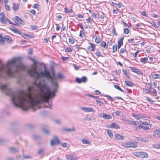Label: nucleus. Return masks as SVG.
<instances>
[{"label": "nucleus", "instance_id": "nucleus-1", "mask_svg": "<svg viewBox=\"0 0 160 160\" xmlns=\"http://www.w3.org/2000/svg\"><path fill=\"white\" fill-rule=\"evenodd\" d=\"M24 68L25 67L22 63V58L20 57L9 60L6 64H1L0 67V89L2 92L10 97L12 102L15 106L20 107L24 110H27L30 107H36L40 108L39 98L32 99L35 95L38 96L37 90H33V92L30 94V98L27 96H24L23 98L20 94H18V91L22 90L26 94L28 95L30 93L28 88L30 86L27 88V92L22 89H18L14 92L7 84L2 83V79L16 78L18 75L19 77L17 79V83L20 85L25 84L26 82L25 77L20 74V71ZM34 83V82L30 87H32Z\"/></svg>", "mask_w": 160, "mask_h": 160}, {"label": "nucleus", "instance_id": "nucleus-2", "mask_svg": "<svg viewBox=\"0 0 160 160\" xmlns=\"http://www.w3.org/2000/svg\"><path fill=\"white\" fill-rule=\"evenodd\" d=\"M37 62L34 61V64L31 66L29 68L27 69L28 73L31 77L36 79H38L40 77H46L47 79L51 80V85L52 87V90H50L47 83L43 81H39L38 83L34 82L32 87H29L28 90L29 92L28 95L26 94L24 91L20 90L18 92L23 98L24 96H28L30 98V94L34 90H37L38 96L35 95L33 99L39 98L40 104H43L44 108H48L51 109L52 107V103L50 102L49 99L53 98L55 96V93L57 92L58 86L57 85L56 78H53L50 75L49 72L46 68L45 65L44 64V71L38 72L37 71V67L36 66Z\"/></svg>", "mask_w": 160, "mask_h": 160}, {"label": "nucleus", "instance_id": "nucleus-3", "mask_svg": "<svg viewBox=\"0 0 160 160\" xmlns=\"http://www.w3.org/2000/svg\"><path fill=\"white\" fill-rule=\"evenodd\" d=\"M133 153L135 156L141 158H146L148 157L147 153L143 152H134Z\"/></svg>", "mask_w": 160, "mask_h": 160}, {"label": "nucleus", "instance_id": "nucleus-4", "mask_svg": "<svg viewBox=\"0 0 160 160\" xmlns=\"http://www.w3.org/2000/svg\"><path fill=\"white\" fill-rule=\"evenodd\" d=\"M123 146L126 148L130 147L136 148L137 147V144L136 142H128L123 144Z\"/></svg>", "mask_w": 160, "mask_h": 160}, {"label": "nucleus", "instance_id": "nucleus-5", "mask_svg": "<svg viewBox=\"0 0 160 160\" xmlns=\"http://www.w3.org/2000/svg\"><path fill=\"white\" fill-rule=\"evenodd\" d=\"M87 81V78L86 77L83 76L81 78H76V81L78 83H85Z\"/></svg>", "mask_w": 160, "mask_h": 160}, {"label": "nucleus", "instance_id": "nucleus-6", "mask_svg": "<svg viewBox=\"0 0 160 160\" xmlns=\"http://www.w3.org/2000/svg\"><path fill=\"white\" fill-rule=\"evenodd\" d=\"M60 143V141L57 136H54V139H52L51 142L50 144L51 146H53L56 145V144H59Z\"/></svg>", "mask_w": 160, "mask_h": 160}, {"label": "nucleus", "instance_id": "nucleus-7", "mask_svg": "<svg viewBox=\"0 0 160 160\" xmlns=\"http://www.w3.org/2000/svg\"><path fill=\"white\" fill-rule=\"evenodd\" d=\"M81 109L86 112H95V110L91 108L83 107L81 108Z\"/></svg>", "mask_w": 160, "mask_h": 160}, {"label": "nucleus", "instance_id": "nucleus-8", "mask_svg": "<svg viewBox=\"0 0 160 160\" xmlns=\"http://www.w3.org/2000/svg\"><path fill=\"white\" fill-rule=\"evenodd\" d=\"M6 18H5V14L2 12L0 13V22L3 24L6 23Z\"/></svg>", "mask_w": 160, "mask_h": 160}, {"label": "nucleus", "instance_id": "nucleus-9", "mask_svg": "<svg viewBox=\"0 0 160 160\" xmlns=\"http://www.w3.org/2000/svg\"><path fill=\"white\" fill-rule=\"evenodd\" d=\"M129 68L131 69L133 72H135L138 74L142 75L143 73L138 69L134 67H129Z\"/></svg>", "mask_w": 160, "mask_h": 160}, {"label": "nucleus", "instance_id": "nucleus-10", "mask_svg": "<svg viewBox=\"0 0 160 160\" xmlns=\"http://www.w3.org/2000/svg\"><path fill=\"white\" fill-rule=\"evenodd\" d=\"M107 127L110 128H114L116 129L120 128L118 125L116 123L112 122L111 123L110 125H109Z\"/></svg>", "mask_w": 160, "mask_h": 160}, {"label": "nucleus", "instance_id": "nucleus-11", "mask_svg": "<svg viewBox=\"0 0 160 160\" xmlns=\"http://www.w3.org/2000/svg\"><path fill=\"white\" fill-rule=\"evenodd\" d=\"M14 21L15 22H18L21 24L23 25L24 24V22L22 21L21 18L19 17L16 16L14 18Z\"/></svg>", "mask_w": 160, "mask_h": 160}, {"label": "nucleus", "instance_id": "nucleus-12", "mask_svg": "<svg viewBox=\"0 0 160 160\" xmlns=\"http://www.w3.org/2000/svg\"><path fill=\"white\" fill-rule=\"evenodd\" d=\"M100 117H101L102 118H104V119H109L112 118L111 116L108 114H107L106 113H103L102 114L100 115Z\"/></svg>", "mask_w": 160, "mask_h": 160}, {"label": "nucleus", "instance_id": "nucleus-13", "mask_svg": "<svg viewBox=\"0 0 160 160\" xmlns=\"http://www.w3.org/2000/svg\"><path fill=\"white\" fill-rule=\"evenodd\" d=\"M125 84L128 86L132 87L134 86L135 85L134 83H133L131 81H125Z\"/></svg>", "mask_w": 160, "mask_h": 160}, {"label": "nucleus", "instance_id": "nucleus-14", "mask_svg": "<svg viewBox=\"0 0 160 160\" xmlns=\"http://www.w3.org/2000/svg\"><path fill=\"white\" fill-rule=\"evenodd\" d=\"M55 78L56 79L57 82V79H61L63 78L64 76L62 75L61 73H58L57 75V77L56 76H54L53 78ZM57 85H58V82H57Z\"/></svg>", "mask_w": 160, "mask_h": 160}, {"label": "nucleus", "instance_id": "nucleus-15", "mask_svg": "<svg viewBox=\"0 0 160 160\" xmlns=\"http://www.w3.org/2000/svg\"><path fill=\"white\" fill-rule=\"evenodd\" d=\"M11 152L12 153H16L19 151L18 148H16L14 147H10L9 148Z\"/></svg>", "mask_w": 160, "mask_h": 160}, {"label": "nucleus", "instance_id": "nucleus-16", "mask_svg": "<svg viewBox=\"0 0 160 160\" xmlns=\"http://www.w3.org/2000/svg\"><path fill=\"white\" fill-rule=\"evenodd\" d=\"M42 131L45 134L48 135L49 134L51 131L50 130L48 129L45 128H43L42 129Z\"/></svg>", "mask_w": 160, "mask_h": 160}, {"label": "nucleus", "instance_id": "nucleus-17", "mask_svg": "<svg viewBox=\"0 0 160 160\" xmlns=\"http://www.w3.org/2000/svg\"><path fill=\"white\" fill-rule=\"evenodd\" d=\"M115 137L116 139L118 140H123L124 139L123 136L119 134H116Z\"/></svg>", "mask_w": 160, "mask_h": 160}, {"label": "nucleus", "instance_id": "nucleus-18", "mask_svg": "<svg viewBox=\"0 0 160 160\" xmlns=\"http://www.w3.org/2000/svg\"><path fill=\"white\" fill-rule=\"evenodd\" d=\"M75 128H64L63 131L65 132H74L75 131Z\"/></svg>", "mask_w": 160, "mask_h": 160}, {"label": "nucleus", "instance_id": "nucleus-19", "mask_svg": "<svg viewBox=\"0 0 160 160\" xmlns=\"http://www.w3.org/2000/svg\"><path fill=\"white\" fill-rule=\"evenodd\" d=\"M106 131L107 132V134L108 135L109 137L111 138H112L113 137V135L111 130L109 129H107Z\"/></svg>", "mask_w": 160, "mask_h": 160}, {"label": "nucleus", "instance_id": "nucleus-20", "mask_svg": "<svg viewBox=\"0 0 160 160\" xmlns=\"http://www.w3.org/2000/svg\"><path fill=\"white\" fill-rule=\"evenodd\" d=\"M154 134L153 135V136L157 137V135H158V134H160V128L156 129L154 132Z\"/></svg>", "mask_w": 160, "mask_h": 160}, {"label": "nucleus", "instance_id": "nucleus-21", "mask_svg": "<svg viewBox=\"0 0 160 160\" xmlns=\"http://www.w3.org/2000/svg\"><path fill=\"white\" fill-rule=\"evenodd\" d=\"M124 37L120 38L118 41V44L122 46L123 44V40Z\"/></svg>", "mask_w": 160, "mask_h": 160}, {"label": "nucleus", "instance_id": "nucleus-22", "mask_svg": "<svg viewBox=\"0 0 160 160\" xmlns=\"http://www.w3.org/2000/svg\"><path fill=\"white\" fill-rule=\"evenodd\" d=\"M101 45L105 49L108 48V45H107L106 42L104 41H103L101 43Z\"/></svg>", "mask_w": 160, "mask_h": 160}, {"label": "nucleus", "instance_id": "nucleus-23", "mask_svg": "<svg viewBox=\"0 0 160 160\" xmlns=\"http://www.w3.org/2000/svg\"><path fill=\"white\" fill-rule=\"evenodd\" d=\"M152 78L154 79L158 78L160 79V76L158 74H153L152 75Z\"/></svg>", "mask_w": 160, "mask_h": 160}, {"label": "nucleus", "instance_id": "nucleus-24", "mask_svg": "<svg viewBox=\"0 0 160 160\" xmlns=\"http://www.w3.org/2000/svg\"><path fill=\"white\" fill-rule=\"evenodd\" d=\"M132 116L135 118L137 120L139 119L140 118H142V117L140 115H137L135 114H133Z\"/></svg>", "mask_w": 160, "mask_h": 160}, {"label": "nucleus", "instance_id": "nucleus-25", "mask_svg": "<svg viewBox=\"0 0 160 160\" xmlns=\"http://www.w3.org/2000/svg\"><path fill=\"white\" fill-rule=\"evenodd\" d=\"M148 58H142L140 61V62L143 64L146 63L148 61Z\"/></svg>", "mask_w": 160, "mask_h": 160}, {"label": "nucleus", "instance_id": "nucleus-26", "mask_svg": "<svg viewBox=\"0 0 160 160\" xmlns=\"http://www.w3.org/2000/svg\"><path fill=\"white\" fill-rule=\"evenodd\" d=\"M141 124L143 125H148L150 128H151L152 127V124L147 121L142 122Z\"/></svg>", "mask_w": 160, "mask_h": 160}, {"label": "nucleus", "instance_id": "nucleus-27", "mask_svg": "<svg viewBox=\"0 0 160 160\" xmlns=\"http://www.w3.org/2000/svg\"><path fill=\"white\" fill-rule=\"evenodd\" d=\"M101 41V38L99 36H97L96 37L95 39V42L96 43H99Z\"/></svg>", "mask_w": 160, "mask_h": 160}, {"label": "nucleus", "instance_id": "nucleus-28", "mask_svg": "<svg viewBox=\"0 0 160 160\" xmlns=\"http://www.w3.org/2000/svg\"><path fill=\"white\" fill-rule=\"evenodd\" d=\"M19 5L18 4H16L15 3H13L12 6L13 9L16 10L19 7Z\"/></svg>", "mask_w": 160, "mask_h": 160}, {"label": "nucleus", "instance_id": "nucleus-29", "mask_svg": "<svg viewBox=\"0 0 160 160\" xmlns=\"http://www.w3.org/2000/svg\"><path fill=\"white\" fill-rule=\"evenodd\" d=\"M82 142L84 144H89L90 142L88 140L85 139H82Z\"/></svg>", "mask_w": 160, "mask_h": 160}, {"label": "nucleus", "instance_id": "nucleus-30", "mask_svg": "<svg viewBox=\"0 0 160 160\" xmlns=\"http://www.w3.org/2000/svg\"><path fill=\"white\" fill-rule=\"evenodd\" d=\"M114 87L116 89L120 90L121 92H124V91L119 86L116 85H114Z\"/></svg>", "mask_w": 160, "mask_h": 160}, {"label": "nucleus", "instance_id": "nucleus-31", "mask_svg": "<svg viewBox=\"0 0 160 160\" xmlns=\"http://www.w3.org/2000/svg\"><path fill=\"white\" fill-rule=\"evenodd\" d=\"M90 48H92L91 51H95V45L94 44L91 43H90Z\"/></svg>", "mask_w": 160, "mask_h": 160}, {"label": "nucleus", "instance_id": "nucleus-32", "mask_svg": "<svg viewBox=\"0 0 160 160\" xmlns=\"http://www.w3.org/2000/svg\"><path fill=\"white\" fill-rule=\"evenodd\" d=\"M65 51L67 52H71L72 51V49L70 47H67L65 49Z\"/></svg>", "mask_w": 160, "mask_h": 160}, {"label": "nucleus", "instance_id": "nucleus-33", "mask_svg": "<svg viewBox=\"0 0 160 160\" xmlns=\"http://www.w3.org/2000/svg\"><path fill=\"white\" fill-rule=\"evenodd\" d=\"M5 39L7 41V42L8 41V42L12 40V38L9 36H6V37L5 38Z\"/></svg>", "mask_w": 160, "mask_h": 160}, {"label": "nucleus", "instance_id": "nucleus-34", "mask_svg": "<svg viewBox=\"0 0 160 160\" xmlns=\"http://www.w3.org/2000/svg\"><path fill=\"white\" fill-rule=\"evenodd\" d=\"M79 36L81 37V38H84V37H85V35L83 31H80Z\"/></svg>", "mask_w": 160, "mask_h": 160}, {"label": "nucleus", "instance_id": "nucleus-35", "mask_svg": "<svg viewBox=\"0 0 160 160\" xmlns=\"http://www.w3.org/2000/svg\"><path fill=\"white\" fill-rule=\"evenodd\" d=\"M11 29L12 31H13V32H15L20 34V33H19V31H18V30L17 28H14Z\"/></svg>", "mask_w": 160, "mask_h": 160}, {"label": "nucleus", "instance_id": "nucleus-36", "mask_svg": "<svg viewBox=\"0 0 160 160\" xmlns=\"http://www.w3.org/2000/svg\"><path fill=\"white\" fill-rule=\"evenodd\" d=\"M96 102L98 103H99V106H102V105H104V103L100 101H99L98 100H96Z\"/></svg>", "mask_w": 160, "mask_h": 160}, {"label": "nucleus", "instance_id": "nucleus-37", "mask_svg": "<svg viewBox=\"0 0 160 160\" xmlns=\"http://www.w3.org/2000/svg\"><path fill=\"white\" fill-rule=\"evenodd\" d=\"M117 46L116 44L113 46L112 49H113V52H116L117 51Z\"/></svg>", "mask_w": 160, "mask_h": 160}, {"label": "nucleus", "instance_id": "nucleus-38", "mask_svg": "<svg viewBox=\"0 0 160 160\" xmlns=\"http://www.w3.org/2000/svg\"><path fill=\"white\" fill-rule=\"evenodd\" d=\"M151 24H152L153 27L156 28H158V27L157 25L155 23L154 21H152Z\"/></svg>", "mask_w": 160, "mask_h": 160}, {"label": "nucleus", "instance_id": "nucleus-39", "mask_svg": "<svg viewBox=\"0 0 160 160\" xmlns=\"http://www.w3.org/2000/svg\"><path fill=\"white\" fill-rule=\"evenodd\" d=\"M44 150L43 149H39L38 152V153L39 154H43V153Z\"/></svg>", "mask_w": 160, "mask_h": 160}, {"label": "nucleus", "instance_id": "nucleus-40", "mask_svg": "<svg viewBox=\"0 0 160 160\" xmlns=\"http://www.w3.org/2000/svg\"><path fill=\"white\" fill-rule=\"evenodd\" d=\"M138 123L136 121H132V122H131V125H133L135 126H137L138 124Z\"/></svg>", "mask_w": 160, "mask_h": 160}, {"label": "nucleus", "instance_id": "nucleus-41", "mask_svg": "<svg viewBox=\"0 0 160 160\" xmlns=\"http://www.w3.org/2000/svg\"><path fill=\"white\" fill-rule=\"evenodd\" d=\"M142 128L143 126L141 125V124L136 128V130H137L142 129Z\"/></svg>", "mask_w": 160, "mask_h": 160}, {"label": "nucleus", "instance_id": "nucleus-42", "mask_svg": "<svg viewBox=\"0 0 160 160\" xmlns=\"http://www.w3.org/2000/svg\"><path fill=\"white\" fill-rule=\"evenodd\" d=\"M31 28L32 30H35L38 28V27L35 25H32L31 26Z\"/></svg>", "mask_w": 160, "mask_h": 160}, {"label": "nucleus", "instance_id": "nucleus-43", "mask_svg": "<svg viewBox=\"0 0 160 160\" xmlns=\"http://www.w3.org/2000/svg\"><path fill=\"white\" fill-rule=\"evenodd\" d=\"M95 54L98 57H99L100 56H102L100 52H99L97 51L95 53Z\"/></svg>", "mask_w": 160, "mask_h": 160}, {"label": "nucleus", "instance_id": "nucleus-44", "mask_svg": "<svg viewBox=\"0 0 160 160\" xmlns=\"http://www.w3.org/2000/svg\"><path fill=\"white\" fill-rule=\"evenodd\" d=\"M69 42L71 44H73L74 42V40L71 38H69Z\"/></svg>", "mask_w": 160, "mask_h": 160}, {"label": "nucleus", "instance_id": "nucleus-45", "mask_svg": "<svg viewBox=\"0 0 160 160\" xmlns=\"http://www.w3.org/2000/svg\"><path fill=\"white\" fill-rule=\"evenodd\" d=\"M23 158L24 159H31L32 158V157L29 155H26L23 156Z\"/></svg>", "mask_w": 160, "mask_h": 160}, {"label": "nucleus", "instance_id": "nucleus-46", "mask_svg": "<svg viewBox=\"0 0 160 160\" xmlns=\"http://www.w3.org/2000/svg\"><path fill=\"white\" fill-rule=\"evenodd\" d=\"M129 30L127 28H125L124 29V32L126 34H128L129 33Z\"/></svg>", "mask_w": 160, "mask_h": 160}, {"label": "nucleus", "instance_id": "nucleus-47", "mask_svg": "<svg viewBox=\"0 0 160 160\" xmlns=\"http://www.w3.org/2000/svg\"><path fill=\"white\" fill-rule=\"evenodd\" d=\"M55 122L57 124H59L61 122V121L60 119H57L55 120Z\"/></svg>", "mask_w": 160, "mask_h": 160}, {"label": "nucleus", "instance_id": "nucleus-48", "mask_svg": "<svg viewBox=\"0 0 160 160\" xmlns=\"http://www.w3.org/2000/svg\"><path fill=\"white\" fill-rule=\"evenodd\" d=\"M149 129H150V128L148 127L145 126H143L142 129L145 131H146L147 130H148Z\"/></svg>", "mask_w": 160, "mask_h": 160}, {"label": "nucleus", "instance_id": "nucleus-49", "mask_svg": "<svg viewBox=\"0 0 160 160\" xmlns=\"http://www.w3.org/2000/svg\"><path fill=\"white\" fill-rule=\"evenodd\" d=\"M5 7L6 8V10L9 11H11V9L9 7V6L8 5H5Z\"/></svg>", "mask_w": 160, "mask_h": 160}, {"label": "nucleus", "instance_id": "nucleus-50", "mask_svg": "<svg viewBox=\"0 0 160 160\" xmlns=\"http://www.w3.org/2000/svg\"><path fill=\"white\" fill-rule=\"evenodd\" d=\"M141 14L142 15L144 16H145L146 17H148V16H147L146 14V12L145 11H143L141 12Z\"/></svg>", "mask_w": 160, "mask_h": 160}, {"label": "nucleus", "instance_id": "nucleus-51", "mask_svg": "<svg viewBox=\"0 0 160 160\" xmlns=\"http://www.w3.org/2000/svg\"><path fill=\"white\" fill-rule=\"evenodd\" d=\"M84 120H85L87 121H90L92 120L91 118H90L88 117H85L84 118Z\"/></svg>", "mask_w": 160, "mask_h": 160}, {"label": "nucleus", "instance_id": "nucleus-52", "mask_svg": "<svg viewBox=\"0 0 160 160\" xmlns=\"http://www.w3.org/2000/svg\"><path fill=\"white\" fill-rule=\"evenodd\" d=\"M106 97H107L108 98V99L109 98H110V101H114V99L112 97H111L110 96L107 95V96H106Z\"/></svg>", "mask_w": 160, "mask_h": 160}, {"label": "nucleus", "instance_id": "nucleus-53", "mask_svg": "<svg viewBox=\"0 0 160 160\" xmlns=\"http://www.w3.org/2000/svg\"><path fill=\"white\" fill-rule=\"evenodd\" d=\"M154 147L156 148H160V144H157L154 145Z\"/></svg>", "mask_w": 160, "mask_h": 160}, {"label": "nucleus", "instance_id": "nucleus-54", "mask_svg": "<svg viewBox=\"0 0 160 160\" xmlns=\"http://www.w3.org/2000/svg\"><path fill=\"white\" fill-rule=\"evenodd\" d=\"M126 52V49L123 48H122L120 49V52L122 53H124L125 52Z\"/></svg>", "mask_w": 160, "mask_h": 160}, {"label": "nucleus", "instance_id": "nucleus-55", "mask_svg": "<svg viewBox=\"0 0 160 160\" xmlns=\"http://www.w3.org/2000/svg\"><path fill=\"white\" fill-rule=\"evenodd\" d=\"M139 52H140V51L139 50L137 51L134 54L135 58L137 57V56Z\"/></svg>", "mask_w": 160, "mask_h": 160}, {"label": "nucleus", "instance_id": "nucleus-56", "mask_svg": "<svg viewBox=\"0 0 160 160\" xmlns=\"http://www.w3.org/2000/svg\"><path fill=\"white\" fill-rule=\"evenodd\" d=\"M0 42H2L3 43H4V40L3 39L2 37V35L0 34Z\"/></svg>", "mask_w": 160, "mask_h": 160}, {"label": "nucleus", "instance_id": "nucleus-57", "mask_svg": "<svg viewBox=\"0 0 160 160\" xmlns=\"http://www.w3.org/2000/svg\"><path fill=\"white\" fill-rule=\"evenodd\" d=\"M73 67H74V69L75 70H78L79 69V68L78 66H76V65L75 64H73Z\"/></svg>", "mask_w": 160, "mask_h": 160}, {"label": "nucleus", "instance_id": "nucleus-58", "mask_svg": "<svg viewBox=\"0 0 160 160\" xmlns=\"http://www.w3.org/2000/svg\"><path fill=\"white\" fill-rule=\"evenodd\" d=\"M102 14L100 15H99V18H100L101 19H103L104 18V17L103 16V14H104L103 13H102Z\"/></svg>", "mask_w": 160, "mask_h": 160}, {"label": "nucleus", "instance_id": "nucleus-59", "mask_svg": "<svg viewBox=\"0 0 160 160\" xmlns=\"http://www.w3.org/2000/svg\"><path fill=\"white\" fill-rule=\"evenodd\" d=\"M7 22H8L10 24H13V23H12L8 18H6V23Z\"/></svg>", "mask_w": 160, "mask_h": 160}, {"label": "nucleus", "instance_id": "nucleus-60", "mask_svg": "<svg viewBox=\"0 0 160 160\" xmlns=\"http://www.w3.org/2000/svg\"><path fill=\"white\" fill-rule=\"evenodd\" d=\"M30 12L33 15H35L36 14V12L34 9H32V10H31Z\"/></svg>", "mask_w": 160, "mask_h": 160}, {"label": "nucleus", "instance_id": "nucleus-61", "mask_svg": "<svg viewBox=\"0 0 160 160\" xmlns=\"http://www.w3.org/2000/svg\"><path fill=\"white\" fill-rule=\"evenodd\" d=\"M56 30L58 31L60 30V27L58 24H56Z\"/></svg>", "mask_w": 160, "mask_h": 160}, {"label": "nucleus", "instance_id": "nucleus-62", "mask_svg": "<svg viewBox=\"0 0 160 160\" xmlns=\"http://www.w3.org/2000/svg\"><path fill=\"white\" fill-rule=\"evenodd\" d=\"M95 92L97 95H98L100 94L101 93L100 92H99V91H98L97 90H95Z\"/></svg>", "mask_w": 160, "mask_h": 160}, {"label": "nucleus", "instance_id": "nucleus-63", "mask_svg": "<svg viewBox=\"0 0 160 160\" xmlns=\"http://www.w3.org/2000/svg\"><path fill=\"white\" fill-rule=\"evenodd\" d=\"M92 16L95 19H96L97 18V13L95 12H93L92 13Z\"/></svg>", "mask_w": 160, "mask_h": 160}, {"label": "nucleus", "instance_id": "nucleus-64", "mask_svg": "<svg viewBox=\"0 0 160 160\" xmlns=\"http://www.w3.org/2000/svg\"><path fill=\"white\" fill-rule=\"evenodd\" d=\"M69 158L70 159H69V160H77V159L76 158H74L72 156H70Z\"/></svg>", "mask_w": 160, "mask_h": 160}]
</instances>
